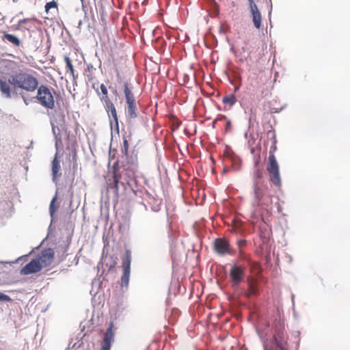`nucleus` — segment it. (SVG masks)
I'll list each match as a JSON object with an SVG mask.
<instances>
[{
	"mask_svg": "<svg viewBox=\"0 0 350 350\" xmlns=\"http://www.w3.org/2000/svg\"><path fill=\"white\" fill-rule=\"evenodd\" d=\"M35 71L19 70L8 77V81L0 79V91L6 98H11L12 88L26 92H33L38 89L39 80Z\"/></svg>",
	"mask_w": 350,
	"mask_h": 350,
	"instance_id": "nucleus-1",
	"label": "nucleus"
},
{
	"mask_svg": "<svg viewBox=\"0 0 350 350\" xmlns=\"http://www.w3.org/2000/svg\"><path fill=\"white\" fill-rule=\"evenodd\" d=\"M260 161L259 152H258L254 159L252 172V193L256 206L269 212L272 209L273 195L268 186L265 184V172L263 168L260 166Z\"/></svg>",
	"mask_w": 350,
	"mask_h": 350,
	"instance_id": "nucleus-2",
	"label": "nucleus"
},
{
	"mask_svg": "<svg viewBox=\"0 0 350 350\" xmlns=\"http://www.w3.org/2000/svg\"><path fill=\"white\" fill-rule=\"evenodd\" d=\"M271 146L269 150V154L267 165V171L269 176V180L278 188L282 187V178L280 174L279 164L275 156L277 150V139L274 132L272 133L271 138Z\"/></svg>",
	"mask_w": 350,
	"mask_h": 350,
	"instance_id": "nucleus-3",
	"label": "nucleus"
},
{
	"mask_svg": "<svg viewBox=\"0 0 350 350\" xmlns=\"http://www.w3.org/2000/svg\"><path fill=\"white\" fill-rule=\"evenodd\" d=\"M36 90V98L38 103L46 109H53L55 107L54 89L48 85H38Z\"/></svg>",
	"mask_w": 350,
	"mask_h": 350,
	"instance_id": "nucleus-4",
	"label": "nucleus"
},
{
	"mask_svg": "<svg viewBox=\"0 0 350 350\" xmlns=\"http://www.w3.org/2000/svg\"><path fill=\"white\" fill-rule=\"evenodd\" d=\"M288 336L284 332V328L280 326L278 328L273 335V341L275 345V350H288ZM265 350H271L265 347Z\"/></svg>",
	"mask_w": 350,
	"mask_h": 350,
	"instance_id": "nucleus-5",
	"label": "nucleus"
},
{
	"mask_svg": "<svg viewBox=\"0 0 350 350\" xmlns=\"http://www.w3.org/2000/svg\"><path fill=\"white\" fill-rule=\"evenodd\" d=\"M131 252L129 250H126L124 257L122 260V275L121 277V286H128L130 277L131 270Z\"/></svg>",
	"mask_w": 350,
	"mask_h": 350,
	"instance_id": "nucleus-6",
	"label": "nucleus"
},
{
	"mask_svg": "<svg viewBox=\"0 0 350 350\" xmlns=\"http://www.w3.org/2000/svg\"><path fill=\"white\" fill-rule=\"evenodd\" d=\"M55 254L51 248L42 250L38 254L35 259L42 268L50 266L54 260Z\"/></svg>",
	"mask_w": 350,
	"mask_h": 350,
	"instance_id": "nucleus-7",
	"label": "nucleus"
},
{
	"mask_svg": "<svg viewBox=\"0 0 350 350\" xmlns=\"http://www.w3.org/2000/svg\"><path fill=\"white\" fill-rule=\"evenodd\" d=\"M245 267L234 265L229 272L230 281L234 286L239 285L243 280Z\"/></svg>",
	"mask_w": 350,
	"mask_h": 350,
	"instance_id": "nucleus-8",
	"label": "nucleus"
},
{
	"mask_svg": "<svg viewBox=\"0 0 350 350\" xmlns=\"http://www.w3.org/2000/svg\"><path fill=\"white\" fill-rule=\"evenodd\" d=\"M250 5V11L252 22L257 29H260L262 25V15L256 4L253 0H247Z\"/></svg>",
	"mask_w": 350,
	"mask_h": 350,
	"instance_id": "nucleus-9",
	"label": "nucleus"
},
{
	"mask_svg": "<svg viewBox=\"0 0 350 350\" xmlns=\"http://www.w3.org/2000/svg\"><path fill=\"white\" fill-rule=\"evenodd\" d=\"M214 249L220 255L230 254L229 242L224 238H218L215 240Z\"/></svg>",
	"mask_w": 350,
	"mask_h": 350,
	"instance_id": "nucleus-10",
	"label": "nucleus"
},
{
	"mask_svg": "<svg viewBox=\"0 0 350 350\" xmlns=\"http://www.w3.org/2000/svg\"><path fill=\"white\" fill-rule=\"evenodd\" d=\"M42 269V268L40 266V264H38L37 260L33 258L21 269L20 273L23 275L36 273L40 271Z\"/></svg>",
	"mask_w": 350,
	"mask_h": 350,
	"instance_id": "nucleus-11",
	"label": "nucleus"
},
{
	"mask_svg": "<svg viewBox=\"0 0 350 350\" xmlns=\"http://www.w3.org/2000/svg\"><path fill=\"white\" fill-rule=\"evenodd\" d=\"M103 103L104 108L105 111H107L108 116L110 117L111 116L113 121L116 122V124L118 123V115L116 107L112 102V100L110 99V98H105V100L102 101Z\"/></svg>",
	"mask_w": 350,
	"mask_h": 350,
	"instance_id": "nucleus-12",
	"label": "nucleus"
},
{
	"mask_svg": "<svg viewBox=\"0 0 350 350\" xmlns=\"http://www.w3.org/2000/svg\"><path fill=\"white\" fill-rule=\"evenodd\" d=\"M122 178V176L117 170H113L111 178L107 180V185L109 188L113 189L116 194H118L119 183Z\"/></svg>",
	"mask_w": 350,
	"mask_h": 350,
	"instance_id": "nucleus-13",
	"label": "nucleus"
},
{
	"mask_svg": "<svg viewBox=\"0 0 350 350\" xmlns=\"http://www.w3.org/2000/svg\"><path fill=\"white\" fill-rule=\"evenodd\" d=\"M113 324L111 323L110 326L107 328L101 344L100 350H110L111 342L113 341V332L112 330Z\"/></svg>",
	"mask_w": 350,
	"mask_h": 350,
	"instance_id": "nucleus-14",
	"label": "nucleus"
},
{
	"mask_svg": "<svg viewBox=\"0 0 350 350\" xmlns=\"http://www.w3.org/2000/svg\"><path fill=\"white\" fill-rule=\"evenodd\" d=\"M111 59L112 68L116 72L117 76L119 77L120 72H122L126 67V61L122 57H115L114 56H112Z\"/></svg>",
	"mask_w": 350,
	"mask_h": 350,
	"instance_id": "nucleus-15",
	"label": "nucleus"
},
{
	"mask_svg": "<svg viewBox=\"0 0 350 350\" xmlns=\"http://www.w3.org/2000/svg\"><path fill=\"white\" fill-rule=\"evenodd\" d=\"M127 108L126 112L127 116L130 119H134L137 116V108L136 105V100L126 103Z\"/></svg>",
	"mask_w": 350,
	"mask_h": 350,
	"instance_id": "nucleus-16",
	"label": "nucleus"
},
{
	"mask_svg": "<svg viewBox=\"0 0 350 350\" xmlns=\"http://www.w3.org/2000/svg\"><path fill=\"white\" fill-rule=\"evenodd\" d=\"M124 93L126 98V103L132 102L135 100L134 94L133 93V87L131 84L125 83L124 85Z\"/></svg>",
	"mask_w": 350,
	"mask_h": 350,
	"instance_id": "nucleus-17",
	"label": "nucleus"
},
{
	"mask_svg": "<svg viewBox=\"0 0 350 350\" xmlns=\"http://www.w3.org/2000/svg\"><path fill=\"white\" fill-rule=\"evenodd\" d=\"M1 33H3V41L8 40L9 42L12 43L14 46H19L21 45V40L14 35L10 34L6 31H2Z\"/></svg>",
	"mask_w": 350,
	"mask_h": 350,
	"instance_id": "nucleus-18",
	"label": "nucleus"
},
{
	"mask_svg": "<svg viewBox=\"0 0 350 350\" xmlns=\"http://www.w3.org/2000/svg\"><path fill=\"white\" fill-rule=\"evenodd\" d=\"M64 61L66 62V72H68L69 71L72 79H75L76 77L75 75V69H74V66L72 64L71 59L69 58V57L65 56Z\"/></svg>",
	"mask_w": 350,
	"mask_h": 350,
	"instance_id": "nucleus-19",
	"label": "nucleus"
},
{
	"mask_svg": "<svg viewBox=\"0 0 350 350\" xmlns=\"http://www.w3.org/2000/svg\"><path fill=\"white\" fill-rule=\"evenodd\" d=\"M222 101L224 104H228L230 106H232L236 103L237 98L234 94H230L223 97Z\"/></svg>",
	"mask_w": 350,
	"mask_h": 350,
	"instance_id": "nucleus-20",
	"label": "nucleus"
},
{
	"mask_svg": "<svg viewBox=\"0 0 350 350\" xmlns=\"http://www.w3.org/2000/svg\"><path fill=\"white\" fill-rule=\"evenodd\" d=\"M60 169L59 162L57 159V156L55 157L53 162H52V174L53 178H56L57 174Z\"/></svg>",
	"mask_w": 350,
	"mask_h": 350,
	"instance_id": "nucleus-21",
	"label": "nucleus"
},
{
	"mask_svg": "<svg viewBox=\"0 0 350 350\" xmlns=\"http://www.w3.org/2000/svg\"><path fill=\"white\" fill-rule=\"evenodd\" d=\"M257 293V288L252 282L249 284L247 296L254 295Z\"/></svg>",
	"mask_w": 350,
	"mask_h": 350,
	"instance_id": "nucleus-22",
	"label": "nucleus"
},
{
	"mask_svg": "<svg viewBox=\"0 0 350 350\" xmlns=\"http://www.w3.org/2000/svg\"><path fill=\"white\" fill-rule=\"evenodd\" d=\"M100 91L103 94V96L100 97V100L101 101H103L105 100V98L107 97V98H109V96H108V90H107V87L103 84L102 83L100 86Z\"/></svg>",
	"mask_w": 350,
	"mask_h": 350,
	"instance_id": "nucleus-23",
	"label": "nucleus"
},
{
	"mask_svg": "<svg viewBox=\"0 0 350 350\" xmlns=\"http://www.w3.org/2000/svg\"><path fill=\"white\" fill-rule=\"evenodd\" d=\"M56 198H57V197L55 196L52 199V200H51V202L50 203L49 211H50V214H51V216L53 215V214L55 213V212L56 211L55 207V202L56 201Z\"/></svg>",
	"mask_w": 350,
	"mask_h": 350,
	"instance_id": "nucleus-24",
	"label": "nucleus"
},
{
	"mask_svg": "<svg viewBox=\"0 0 350 350\" xmlns=\"http://www.w3.org/2000/svg\"><path fill=\"white\" fill-rule=\"evenodd\" d=\"M57 4L55 1L48 2L45 5V10H46V12H49V10L50 9L55 8H57Z\"/></svg>",
	"mask_w": 350,
	"mask_h": 350,
	"instance_id": "nucleus-25",
	"label": "nucleus"
},
{
	"mask_svg": "<svg viewBox=\"0 0 350 350\" xmlns=\"http://www.w3.org/2000/svg\"><path fill=\"white\" fill-rule=\"evenodd\" d=\"M123 152L124 153V154L127 155L128 154V152H129V142H128V140L124 137V140H123Z\"/></svg>",
	"mask_w": 350,
	"mask_h": 350,
	"instance_id": "nucleus-26",
	"label": "nucleus"
},
{
	"mask_svg": "<svg viewBox=\"0 0 350 350\" xmlns=\"http://www.w3.org/2000/svg\"><path fill=\"white\" fill-rule=\"evenodd\" d=\"M260 150H261V148L260 147H256V148H251L250 152H251V153L252 154H254V159L256 157L258 152H259V156L260 157Z\"/></svg>",
	"mask_w": 350,
	"mask_h": 350,
	"instance_id": "nucleus-27",
	"label": "nucleus"
},
{
	"mask_svg": "<svg viewBox=\"0 0 350 350\" xmlns=\"http://www.w3.org/2000/svg\"><path fill=\"white\" fill-rule=\"evenodd\" d=\"M116 261L113 260L112 258H111V262L109 264L106 263V266L108 267L109 270L113 269L115 268L116 265Z\"/></svg>",
	"mask_w": 350,
	"mask_h": 350,
	"instance_id": "nucleus-28",
	"label": "nucleus"
},
{
	"mask_svg": "<svg viewBox=\"0 0 350 350\" xmlns=\"http://www.w3.org/2000/svg\"><path fill=\"white\" fill-rule=\"evenodd\" d=\"M10 300L11 298L8 295L3 293H0V301H9Z\"/></svg>",
	"mask_w": 350,
	"mask_h": 350,
	"instance_id": "nucleus-29",
	"label": "nucleus"
},
{
	"mask_svg": "<svg viewBox=\"0 0 350 350\" xmlns=\"http://www.w3.org/2000/svg\"><path fill=\"white\" fill-rule=\"evenodd\" d=\"M124 176H128L129 178H131L133 176V172L129 170H124Z\"/></svg>",
	"mask_w": 350,
	"mask_h": 350,
	"instance_id": "nucleus-30",
	"label": "nucleus"
},
{
	"mask_svg": "<svg viewBox=\"0 0 350 350\" xmlns=\"http://www.w3.org/2000/svg\"><path fill=\"white\" fill-rule=\"evenodd\" d=\"M231 126V123H230V121H228L227 123H226V129H228Z\"/></svg>",
	"mask_w": 350,
	"mask_h": 350,
	"instance_id": "nucleus-31",
	"label": "nucleus"
},
{
	"mask_svg": "<svg viewBox=\"0 0 350 350\" xmlns=\"http://www.w3.org/2000/svg\"><path fill=\"white\" fill-rule=\"evenodd\" d=\"M245 243V241H239V245H244Z\"/></svg>",
	"mask_w": 350,
	"mask_h": 350,
	"instance_id": "nucleus-32",
	"label": "nucleus"
},
{
	"mask_svg": "<svg viewBox=\"0 0 350 350\" xmlns=\"http://www.w3.org/2000/svg\"><path fill=\"white\" fill-rule=\"evenodd\" d=\"M124 180L126 182V184H129V179H127V178H124Z\"/></svg>",
	"mask_w": 350,
	"mask_h": 350,
	"instance_id": "nucleus-33",
	"label": "nucleus"
},
{
	"mask_svg": "<svg viewBox=\"0 0 350 350\" xmlns=\"http://www.w3.org/2000/svg\"><path fill=\"white\" fill-rule=\"evenodd\" d=\"M96 92H97V94L98 95H100L99 92H98V90H96Z\"/></svg>",
	"mask_w": 350,
	"mask_h": 350,
	"instance_id": "nucleus-34",
	"label": "nucleus"
}]
</instances>
